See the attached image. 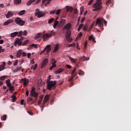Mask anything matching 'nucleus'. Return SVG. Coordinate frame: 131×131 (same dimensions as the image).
Listing matches in <instances>:
<instances>
[{
	"label": "nucleus",
	"instance_id": "nucleus-1",
	"mask_svg": "<svg viewBox=\"0 0 131 131\" xmlns=\"http://www.w3.org/2000/svg\"><path fill=\"white\" fill-rule=\"evenodd\" d=\"M23 34V31H21L18 32V36H21V37L20 39H19V37H16V41L14 42L15 46H16L17 44H18L19 46H21L22 45V41H23V39L25 38L24 36H22Z\"/></svg>",
	"mask_w": 131,
	"mask_h": 131
},
{
	"label": "nucleus",
	"instance_id": "nucleus-2",
	"mask_svg": "<svg viewBox=\"0 0 131 131\" xmlns=\"http://www.w3.org/2000/svg\"><path fill=\"white\" fill-rule=\"evenodd\" d=\"M50 81V78H47V82H48V85H47V88L48 89H49L50 91H51V90L52 89V88H55L56 87V84H57V82L56 81Z\"/></svg>",
	"mask_w": 131,
	"mask_h": 131
},
{
	"label": "nucleus",
	"instance_id": "nucleus-3",
	"mask_svg": "<svg viewBox=\"0 0 131 131\" xmlns=\"http://www.w3.org/2000/svg\"><path fill=\"white\" fill-rule=\"evenodd\" d=\"M102 4V2H101V0H97L96 3L93 5V7L94 8V11H99L101 10Z\"/></svg>",
	"mask_w": 131,
	"mask_h": 131
},
{
	"label": "nucleus",
	"instance_id": "nucleus-4",
	"mask_svg": "<svg viewBox=\"0 0 131 131\" xmlns=\"http://www.w3.org/2000/svg\"><path fill=\"white\" fill-rule=\"evenodd\" d=\"M104 24L105 26H106L107 23L106 20H104L103 18H98V19L96 21V25H98L99 27H100L101 28L102 27H103Z\"/></svg>",
	"mask_w": 131,
	"mask_h": 131
},
{
	"label": "nucleus",
	"instance_id": "nucleus-5",
	"mask_svg": "<svg viewBox=\"0 0 131 131\" xmlns=\"http://www.w3.org/2000/svg\"><path fill=\"white\" fill-rule=\"evenodd\" d=\"M15 21V23L19 25V26H24L26 23L25 20L21 19L20 17H16Z\"/></svg>",
	"mask_w": 131,
	"mask_h": 131
},
{
	"label": "nucleus",
	"instance_id": "nucleus-6",
	"mask_svg": "<svg viewBox=\"0 0 131 131\" xmlns=\"http://www.w3.org/2000/svg\"><path fill=\"white\" fill-rule=\"evenodd\" d=\"M53 34H54V31H51V32H50L49 33H46L45 34H43L42 35V38L43 39V41H47V39H48V38L49 37H51V36H52V35H53Z\"/></svg>",
	"mask_w": 131,
	"mask_h": 131
},
{
	"label": "nucleus",
	"instance_id": "nucleus-7",
	"mask_svg": "<svg viewBox=\"0 0 131 131\" xmlns=\"http://www.w3.org/2000/svg\"><path fill=\"white\" fill-rule=\"evenodd\" d=\"M30 96L35 97V98H37L38 96V93H36L35 87H32Z\"/></svg>",
	"mask_w": 131,
	"mask_h": 131
},
{
	"label": "nucleus",
	"instance_id": "nucleus-8",
	"mask_svg": "<svg viewBox=\"0 0 131 131\" xmlns=\"http://www.w3.org/2000/svg\"><path fill=\"white\" fill-rule=\"evenodd\" d=\"M47 51L46 53L47 54H49L50 52L51 51V45H47V46L43 49V51H42L40 53V55L42 54H43Z\"/></svg>",
	"mask_w": 131,
	"mask_h": 131
},
{
	"label": "nucleus",
	"instance_id": "nucleus-9",
	"mask_svg": "<svg viewBox=\"0 0 131 131\" xmlns=\"http://www.w3.org/2000/svg\"><path fill=\"white\" fill-rule=\"evenodd\" d=\"M44 15L45 14H43L42 12L40 11L38 8H36L35 10V16H37L38 18H40V17H43Z\"/></svg>",
	"mask_w": 131,
	"mask_h": 131
},
{
	"label": "nucleus",
	"instance_id": "nucleus-10",
	"mask_svg": "<svg viewBox=\"0 0 131 131\" xmlns=\"http://www.w3.org/2000/svg\"><path fill=\"white\" fill-rule=\"evenodd\" d=\"M49 98H50L49 95H46V96H45L43 101V104H42L41 111H43V107H45V105L46 103L48 102Z\"/></svg>",
	"mask_w": 131,
	"mask_h": 131
},
{
	"label": "nucleus",
	"instance_id": "nucleus-11",
	"mask_svg": "<svg viewBox=\"0 0 131 131\" xmlns=\"http://www.w3.org/2000/svg\"><path fill=\"white\" fill-rule=\"evenodd\" d=\"M20 83H23L24 86H26L28 85L29 83V80L27 78H21V80L19 81Z\"/></svg>",
	"mask_w": 131,
	"mask_h": 131
},
{
	"label": "nucleus",
	"instance_id": "nucleus-12",
	"mask_svg": "<svg viewBox=\"0 0 131 131\" xmlns=\"http://www.w3.org/2000/svg\"><path fill=\"white\" fill-rule=\"evenodd\" d=\"M57 61L56 60H55V59H54V58H52V59L51 60V64L52 66L51 67H50V70H52V69H53V68H56V67L57 66V65L56 64Z\"/></svg>",
	"mask_w": 131,
	"mask_h": 131
},
{
	"label": "nucleus",
	"instance_id": "nucleus-13",
	"mask_svg": "<svg viewBox=\"0 0 131 131\" xmlns=\"http://www.w3.org/2000/svg\"><path fill=\"white\" fill-rule=\"evenodd\" d=\"M23 55V57H25V56L27 55L26 53L23 52L21 50V49H19V50L17 52L16 54L17 57H20L21 55Z\"/></svg>",
	"mask_w": 131,
	"mask_h": 131
},
{
	"label": "nucleus",
	"instance_id": "nucleus-14",
	"mask_svg": "<svg viewBox=\"0 0 131 131\" xmlns=\"http://www.w3.org/2000/svg\"><path fill=\"white\" fill-rule=\"evenodd\" d=\"M71 28L72 24L69 23L64 26V27L63 28V30H64V29H68V30H70V29H71Z\"/></svg>",
	"mask_w": 131,
	"mask_h": 131
},
{
	"label": "nucleus",
	"instance_id": "nucleus-15",
	"mask_svg": "<svg viewBox=\"0 0 131 131\" xmlns=\"http://www.w3.org/2000/svg\"><path fill=\"white\" fill-rule=\"evenodd\" d=\"M48 61H49V60L48 59V58H46L43 63L41 64V69H43L44 67H45L46 64H47Z\"/></svg>",
	"mask_w": 131,
	"mask_h": 131
},
{
	"label": "nucleus",
	"instance_id": "nucleus-16",
	"mask_svg": "<svg viewBox=\"0 0 131 131\" xmlns=\"http://www.w3.org/2000/svg\"><path fill=\"white\" fill-rule=\"evenodd\" d=\"M14 13L13 12H11V11H9L7 14H6V16L7 18H10V17H12L13 16Z\"/></svg>",
	"mask_w": 131,
	"mask_h": 131
},
{
	"label": "nucleus",
	"instance_id": "nucleus-17",
	"mask_svg": "<svg viewBox=\"0 0 131 131\" xmlns=\"http://www.w3.org/2000/svg\"><path fill=\"white\" fill-rule=\"evenodd\" d=\"M73 78H74V76H73L72 74H71V76H70V77L68 79L69 82H71L70 86H72L73 85H74V83L73 82Z\"/></svg>",
	"mask_w": 131,
	"mask_h": 131
},
{
	"label": "nucleus",
	"instance_id": "nucleus-18",
	"mask_svg": "<svg viewBox=\"0 0 131 131\" xmlns=\"http://www.w3.org/2000/svg\"><path fill=\"white\" fill-rule=\"evenodd\" d=\"M90 57H85V56H83L82 57H80V60H82V61H85V60H89Z\"/></svg>",
	"mask_w": 131,
	"mask_h": 131
},
{
	"label": "nucleus",
	"instance_id": "nucleus-19",
	"mask_svg": "<svg viewBox=\"0 0 131 131\" xmlns=\"http://www.w3.org/2000/svg\"><path fill=\"white\" fill-rule=\"evenodd\" d=\"M14 20L13 19H8L7 20V21H5L4 23V26H7L8 25H9L11 23H13Z\"/></svg>",
	"mask_w": 131,
	"mask_h": 131
},
{
	"label": "nucleus",
	"instance_id": "nucleus-20",
	"mask_svg": "<svg viewBox=\"0 0 131 131\" xmlns=\"http://www.w3.org/2000/svg\"><path fill=\"white\" fill-rule=\"evenodd\" d=\"M63 71H64V69H62L61 68H60V69H58V70H56L55 73H56V74H58L59 73H61Z\"/></svg>",
	"mask_w": 131,
	"mask_h": 131
},
{
	"label": "nucleus",
	"instance_id": "nucleus-21",
	"mask_svg": "<svg viewBox=\"0 0 131 131\" xmlns=\"http://www.w3.org/2000/svg\"><path fill=\"white\" fill-rule=\"evenodd\" d=\"M59 46V44H56L55 48L53 51V53H56V52H57L58 51Z\"/></svg>",
	"mask_w": 131,
	"mask_h": 131
},
{
	"label": "nucleus",
	"instance_id": "nucleus-22",
	"mask_svg": "<svg viewBox=\"0 0 131 131\" xmlns=\"http://www.w3.org/2000/svg\"><path fill=\"white\" fill-rule=\"evenodd\" d=\"M11 98H12V102H15L16 101V100L17 99L15 93H14V94L12 95Z\"/></svg>",
	"mask_w": 131,
	"mask_h": 131
},
{
	"label": "nucleus",
	"instance_id": "nucleus-23",
	"mask_svg": "<svg viewBox=\"0 0 131 131\" xmlns=\"http://www.w3.org/2000/svg\"><path fill=\"white\" fill-rule=\"evenodd\" d=\"M42 35H43V33H37L35 37V39H37V38H39L41 37Z\"/></svg>",
	"mask_w": 131,
	"mask_h": 131
},
{
	"label": "nucleus",
	"instance_id": "nucleus-24",
	"mask_svg": "<svg viewBox=\"0 0 131 131\" xmlns=\"http://www.w3.org/2000/svg\"><path fill=\"white\" fill-rule=\"evenodd\" d=\"M76 70H77V67H75V68H74V70L72 71V72L71 73L72 76H73V78L75 76V72H76Z\"/></svg>",
	"mask_w": 131,
	"mask_h": 131
},
{
	"label": "nucleus",
	"instance_id": "nucleus-25",
	"mask_svg": "<svg viewBox=\"0 0 131 131\" xmlns=\"http://www.w3.org/2000/svg\"><path fill=\"white\" fill-rule=\"evenodd\" d=\"M76 70H77V67H75V68H74V70L72 71V72L71 73L72 76H73V78L75 76V72H76Z\"/></svg>",
	"mask_w": 131,
	"mask_h": 131
},
{
	"label": "nucleus",
	"instance_id": "nucleus-26",
	"mask_svg": "<svg viewBox=\"0 0 131 131\" xmlns=\"http://www.w3.org/2000/svg\"><path fill=\"white\" fill-rule=\"evenodd\" d=\"M19 34L18 32H13L11 34V37H14L15 36H16V35H18Z\"/></svg>",
	"mask_w": 131,
	"mask_h": 131
},
{
	"label": "nucleus",
	"instance_id": "nucleus-27",
	"mask_svg": "<svg viewBox=\"0 0 131 131\" xmlns=\"http://www.w3.org/2000/svg\"><path fill=\"white\" fill-rule=\"evenodd\" d=\"M35 1H36V0H29V1H28L27 5H31V4L34 2H35Z\"/></svg>",
	"mask_w": 131,
	"mask_h": 131
},
{
	"label": "nucleus",
	"instance_id": "nucleus-28",
	"mask_svg": "<svg viewBox=\"0 0 131 131\" xmlns=\"http://www.w3.org/2000/svg\"><path fill=\"white\" fill-rule=\"evenodd\" d=\"M92 39L93 42H96L95 37L93 36L92 34L90 35V36L89 37V41H91Z\"/></svg>",
	"mask_w": 131,
	"mask_h": 131
},
{
	"label": "nucleus",
	"instance_id": "nucleus-29",
	"mask_svg": "<svg viewBox=\"0 0 131 131\" xmlns=\"http://www.w3.org/2000/svg\"><path fill=\"white\" fill-rule=\"evenodd\" d=\"M70 60L73 62L74 63H76L77 61L76 59H74V58H72V57H69Z\"/></svg>",
	"mask_w": 131,
	"mask_h": 131
},
{
	"label": "nucleus",
	"instance_id": "nucleus-30",
	"mask_svg": "<svg viewBox=\"0 0 131 131\" xmlns=\"http://www.w3.org/2000/svg\"><path fill=\"white\" fill-rule=\"evenodd\" d=\"M22 69V67H17L16 69H15L14 70V72H17L18 71H20Z\"/></svg>",
	"mask_w": 131,
	"mask_h": 131
},
{
	"label": "nucleus",
	"instance_id": "nucleus-31",
	"mask_svg": "<svg viewBox=\"0 0 131 131\" xmlns=\"http://www.w3.org/2000/svg\"><path fill=\"white\" fill-rule=\"evenodd\" d=\"M58 24H59V21H57V20H55L54 21V24L53 27H54L55 29L56 28V27H57Z\"/></svg>",
	"mask_w": 131,
	"mask_h": 131
},
{
	"label": "nucleus",
	"instance_id": "nucleus-32",
	"mask_svg": "<svg viewBox=\"0 0 131 131\" xmlns=\"http://www.w3.org/2000/svg\"><path fill=\"white\" fill-rule=\"evenodd\" d=\"M14 3L15 4H20L21 3V0H14Z\"/></svg>",
	"mask_w": 131,
	"mask_h": 131
},
{
	"label": "nucleus",
	"instance_id": "nucleus-33",
	"mask_svg": "<svg viewBox=\"0 0 131 131\" xmlns=\"http://www.w3.org/2000/svg\"><path fill=\"white\" fill-rule=\"evenodd\" d=\"M6 77H7V75H4L0 77V79L2 81H4L5 78H6Z\"/></svg>",
	"mask_w": 131,
	"mask_h": 131
},
{
	"label": "nucleus",
	"instance_id": "nucleus-34",
	"mask_svg": "<svg viewBox=\"0 0 131 131\" xmlns=\"http://www.w3.org/2000/svg\"><path fill=\"white\" fill-rule=\"evenodd\" d=\"M67 39L68 41V42H69L70 43H71V42H72V41H73L72 39H71V38L70 37V35L67 36Z\"/></svg>",
	"mask_w": 131,
	"mask_h": 131
},
{
	"label": "nucleus",
	"instance_id": "nucleus-35",
	"mask_svg": "<svg viewBox=\"0 0 131 131\" xmlns=\"http://www.w3.org/2000/svg\"><path fill=\"white\" fill-rule=\"evenodd\" d=\"M42 100H43V97H41L40 98V99L38 102V105H40V104H41V102L42 101Z\"/></svg>",
	"mask_w": 131,
	"mask_h": 131
},
{
	"label": "nucleus",
	"instance_id": "nucleus-36",
	"mask_svg": "<svg viewBox=\"0 0 131 131\" xmlns=\"http://www.w3.org/2000/svg\"><path fill=\"white\" fill-rule=\"evenodd\" d=\"M83 26V24H81V25L79 26L78 28V31H80L81 29H82Z\"/></svg>",
	"mask_w": 131,
	"mask_h": 131
},
{
	"label": "nucleus",
	"instance_id": "nucleus-37",
	"mask_svg": "<svg viewBox=\"0 0 131 131\" xmlns=\"http://www.w3.org/2000/svg\"><path fill=\"white\" fill-rule=\"evenodd\" d=\"M5 69V67L3 66V64L0 65V71H3V70H4Z\"/></svg>",
	"mask_w": 131,
	"mask_h": 131
},
{
	"label": "nucleus",
	"instance_id": "nucleus-38",
	"mask_svg": "<svg viewBox=\"0 0 131 131\" xmlns=\"http://www.w3.org/2000/svg\"><path fill=\"white\" fill-rule=\"evenodd\" d=\"M7 116V115H5L1 117L2 120H6Z\"/></svg>",
	"mask_w": 131,
	"mask_h": 131
},
{
	"label": "nucleus",
	"instance_id": "nucleus-39",
	"mask_svg": "<svg viewBox=\"0 0 131 131\" xmlns=\"http://www.w3.org/2000/svg\"><path fill=\"white\" fill-rule=\"evenodd\" d=\"M26 13V11L24 10V11H20V12H19V15L20 16H21V15H24V14H25Z\"/></svg>",
	"mask_w": 131,
	"mask_h": 131
},
{
	"label": "nucleus",
	"instance_id": "nucleus-40",
	"mask_svg": "<svg viewBox=\"0 0 131 131\" xmlns=\"http://www.w3.org/2000/svg\"><path fill=\"white\" fill-rule=\"evenodd\" d=\"M14 86H12V85L10 83V91L11 92H12L13 91H14Z\"/></svg>",
	"mask_w": 131,
	"mask_h": 131
},
{
	"label": "nucleus",
	"instance_id": "nucleus-41",
	"mask_svg": "<svg viewBox=\"0 0 131 131\" xmlns=\"http://www.w3.org/2000/svg\"><path fill=\"white\" fill-rule=\"evenodd\" d=\"M83 11H84V8H83V7L82 6L81 7H80V15H82Z\"/></svg>",
	"mask_w": 131,
	"mask_h": 131
},
{
	"label": "nucleus",
	"instance_id": "nucleus-42",
	"mask_svg": "<svg viewBox=\"0 0 131 131\" xmlns=\"http://www.w3.org/2000/svg\"><path fill=\"white\" fill-rule=\"evenodd\" d=\"M37 67V64H35V66H32V67H31V69H33V70H36Z\"/></svg>",
	"mask_w": 131,
	"mask_h": 131
},
{
	"label": "nucleus",
	"instance_id": "nucleus-43",
	"mask_svg": "<svg viewBox=\"0 0 131 131\" xmlns=\"http://www.w3.org/2000/svg\"><path fill=\"white\" fill-rule=\"evenodd\" d=\"M66 21V19H61L60 24L61 25H64Z\"/></svg>",
	"mask_w": 131,
	"mask_h": 131
},
{
	"label": "nucleus",
	"instance_id": "nucleus-44",
	"mask_svg": "<svg viewBox=\"0 0 131 131\" xmlns=\"http://www.w3.org/2000/svg\"><path fill=\"white\" fill-rule=\"evenodd\" d=\"M94 24H92L91 26L89 27V31H90V30H92V28L94 27Z\"/></svg>",
	"mask_w": 131,
	"mask_h": 131
},
{
	"label": "nucleus",
	"instance_id": "nucleus-45",
	"mask_svg": "<svg viewBox=\"0 0 131 131\" xmlns=\"http://www.w3.org/2000/svg\"><path fill=\"white\" fill-rule=\"evenodd\" d=\"M29 42V40H26V41H24V42H23V46H24L25 45H26L27 44V43H28Z\"/></svg>",
	"mask_w": 131,
	"mask_h": 131
},
{
	"label": "nucleus",
	"instance_id": "nucleus-46",
	"mask_svg": "<svg viewBox=\"0 0 131 131\" xmlns=\"http://www.w3.org/2000/svg\"><path fill=\"white\" fill-rule=\"evenodd\" d=\"M54 20V18H50V19L48 20V24H52V23H53Z\"/></svg>",
	"mask_w": 131,
	"mask_h": 131
},
{
	"label": "nucleus",
	"instance_id": "nucleus-47",
	"mask_svg": "<svg viewBox=\"0 0 131 131\" xmlns=\"http://www.w3.org/2000/svg\"><path fill=\"white\" fill-rule=\"evenodd\" d=\"M74 13L75 14H78V11L77 8H74Z\"/></svg>",
	"mask_w": 131,
	"mask_h": 131
},
{
	"label": "nucleus",
	"instance_id": "nucleus-48",
	"mask_svg": "<svg viewBox=\"0 0 131 131\" xmlns=\"http://www.w3.org/2000/svg\"><path fill=\"white\" fill-rule=\"evenodd\" d=\"M111 0H107V1H106V5H110V4H111Z\"/></svg>",
	"mask_w": 131,
	"mask_h": 131
},
{
	"label": "nucleus",
	"instance_id": "nucleus-49",
	"mask_svg": "<svg viewBox=\"0 0 131 131\" xmlns=\"http://www.w3.org/2000/svg\"><path fill=\"white\" fill-rule=\"evenodd\" d=\"M61 10H57L56 12V15H59L60 14Z\"/></svg>",
	"mask_w": 131,
	"mask_h": 131
},
{
	"label": "nucleus",
	"instance_id": "nucleus-50",
	"mask_svg": "<svg viewBox=\"0 0 131 131\" xmlns=\"http://www.w3.org/2000/svg\"><path fill=\"white\" fill-rule=\"evenodd\" d=\"M84 73L82 70H80V71H79V74L80 75H82L83 74H84Z\"/></svg>",
	"mask_w": 131,
	"mask_h": 131
},
{
	"label": "nucleus",
	"instance_id": "nucleus-51",
	"mask_svg": "<svg viewBox=\"0 0 131 131\" xmlns=\"http://www.w3.org/2000/svg\"><path fill=\"white\" fill-rule=\"evenodd\" d=\"M31 46H33V47H35V48H38V45L37 44H32Z\"/></svg>",
	"mask_w": 131,
	"mask_h": 131
},
{
	"label": "nucleus",
	"instance_id": "nucleus-52",
	"mask_svg": "<svg viewBox=\"0 0 131 131\" xmlns=\"http://www.w3.org/2000/svg\"><path fill=\"white\" fill-rule=\"evenodd\" d=\"M9 82H10V79H8V80H7L6 82V83L7 84V87H8V85H9Z\"/></svg>",
	"mask_w": 131,
	"mask_h": 131
},
{
	"label": "nucleus",
	"instance_id": "nucleus-53",
	"mask_svg": "<svg viewBox=\"0 0 131 131\" xmlns=\"http://www.w3.org/2000/svg\"><path fill=\"white\" fill-rule=\"evenodd\" d=\"M76 44L75 43L72 44H69L68 47H72V46H75Z\"/></svg>",
	"mask_w": 131,
	"mask_h": 131
},
{
	"label": "nucleus",
	"instance_id": "nucleus-54",
	"mask_svg": "<svg viewBox=\"0 0 131 131\" xmlns=\"http://www.w3.org/2000/svg\"><path fill=\"white\" fill-rule=\"evenodd\" d=\"M73 11V7L72 6H70V13H72Z\"/></svg>",
	"mask_w": 131,
	"mask_h": 131
},
{
	"label": "nucleus",
	"instance_id": "nucleus-55",
	"mask_svg": "<svg viewBox=\"0 0 131 131\" xmlns=\"http://www.w3.org/2000/svg\"><path fill=\"white\" fill-rule=\"evenodd\" d=\"M23 34L24 35H25V36H26V35H27L28 34V32L27 31H26V30H25L23 32Z\"/></svg>",
	"mask_w": 131,
	"mask_h": 131
},
{
	"label": "nucleus",
	"instance_id": "nucleus-56",
	"mask_svg": "<svg viewBox=\"0 0 131 131\" xmlns=\"http://www.w3.org/2000/svg\"><path fill=\"white\" fill-rule=\"evenodd\" d=\"M55 13H56V10H53V11H51L50 12V14H55Z\"/></svg>",
	"mask_w": 131,
	"mask_h": 131
},
{
	"label": "nucleus",
	"instance_id": "nucleus-57",
	"mask_svg": "<svg viewBox=\"0 0 131 131\" xmlns=\"http://www.w3.org/2000/svg\"><path fill=\"white\" fill-rule=\"evenodd\" d=\"M94 2V0H90L88 3L89 5H91L92 3Z\"/></svg>",
	"mask_w": 131,
	"mask_h": 131
},
{
	"label": "nucleus",
	"instance_id": "nucleus-58",
	"mask_svg": "<svg viewBox=\"0 0 131 131\" xmlns=\"http://www.w3.org/2000/svg\"><path fill=\"white\" fill-rule=\"evenodd\" d=\"M70 11V7L69 6H67V12H69Z\"/></svg>",
	"mask_w": 131,
	"mask_h": 131
},
{
	"label": "nucleus",
	"instance_id": "nucleus-59",
	"mask_svg": "<svg viewBox=\"0 0 131 131\" xmlns=\"http://www.w3.org/2000/svg\"><path fill=\"white\" fill-rule=\"evenodd\" d=\"M85 19V17H83V18L81 19V24H82V23H84Z\"/></svg>",
	"mask_w": 131,
	"mask_h": 131
},
{
	"label": "nucleus",
	"instance_id": "nucleus-60",
	"mask_svg": "<svg viewBox=\"0 0 131 131\" xmlns=\"http://www.w3.org/2000/svg\"><path fill=\"white\" fill-rule=\"evenodd\" d=\"M67 68L68 69H71L72 67L70 64H67Z\"/></svg>",
	"mask_w": 131,
	"mask_h": 131
},
{
	"label": "nucleus",
	"instance_id": "nucleus-61",
	"mask_svg": "<svg viewBox=\"0 0 131 131\" xmlns=\"http://www.w3.org/2000/svg\"><path fill=\"white\" fill-rule=\"evenodd\" d=\"M27 112L30 115H33V113H32V112H31V111H27Z\"/></svg>",
	"mask_w": 131,
	"mask_h": 131
},
{
	"label": "nucleus",
	"instance_id": "nucleus-62",
	"mask_svg": "<svg viewBox=\"0 0 131 131\" xmlns=\"http://www.w3.org/2000/svg\"><path fill=\"white\" fill-rule=\"evenodd\" d=\"M17 64H18V60H16V61H15V62L14 63V66H17Z\"/></svg>",
	"mask_w": 131,
	"mask_h": 131
},
{
	"label": "nucleus",
	"instance_id": "nucleus-63",
	"mask_svg": "<svg viewBox=\"0 0 131 131\" xmlns=\"http://www.w3.org/2000/svg\"><path fill=\"white\" fill-rule=\"evenodd\" d=\"M24 102L25 101H24V99H22V100L21 101V102H20V103L22 105H23L24 104Z\"/></svg>",
	"mask_w": 131,
	"mask_h": 131
},
{
	"label": "nucleus",
	"instance_id": "nucleus-64",
	"mask_svg": "<svg viewBox=\"0 0 131 131\" xmlns=\"http://www.w3.org/2000/svg\"><path fill=\"white\" fill-rule=\"evenodd\" d=\"M31 56V54L30 53H29L28 54V58H30Z\"/></svg>",
	"mask_w": 131,
	"mask_h": 131
}]
</instances>
